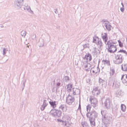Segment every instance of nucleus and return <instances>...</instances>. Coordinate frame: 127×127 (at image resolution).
I'll return each instance as SVG.
<instances>
[{"mask_svg":"<svg viewBox=\"0 0 127 127\" xmlns=\"http://www.w3.org/2000/svg\"><path fill=\"white\" fill-rule=\"evenodd\" d=\"M102 63L105 66L106 64L107 65L110 66V62L109 60H103L102 61Z\"/></svg>","mask_w":127,"mask_h":127,"instance_id":"20","label":"nucleus"},{"mask_svg":"<svg viewBox=\"0 0 127 127\" xmlns=\"http://www.w3.org/2000/svg\"><path fill=\"white\" fill-rule=\"evenodd\" d=\"M107 50L110 53H114L117 50V49L115 46L113 45L110 46H108Z\"/></svg>","mask_w":127,"mask_h":127,"instance_id":"8","label":"nucleus"},{"mask_svg":"<svg viewBox=\"0 0 127 127\" xmlns=\"http://www.w3.org/2000/svg\"><path fill=\"white\" fill-rule=\"evenodd\" d=\"M62 112L60 110L56 109H52L50 112V114L52 115L55 117H59L61 115Z\"/></svg>","mask_w":127,"mask_h":127,"instance_id":"4","label":"nucleus"},{"mask_svg":"<svg viewBox=\"0 0 127 127\" xmlns=\"http://www.w3.org/2000/svg\"><path fill=\"white\" fill-rule=\"evenodd\" d=\"M59 109H61L64 112L66 110V107L65 105L61 104L59 107Z\"/></svg>","mask_w":127,"mask_h":127,"instance_id":"21","label":"nucleus"},{"mask_svg":"<svg viewBox=\"0 0 127 127\" xmlns=\"http://www.w3.org/2000/svg\"><path fill=\"white\" fill-rule=\"evenodd\" d=\"M99 83H103L104 82V80H102L101 78H99Z\"/></svg>","mask_w":127,"mask_h":127,"instance_id":"45","label":"nucleus"},{"mask_svg":"<svg viewBox=\"0 0 127 127\" xmlns=\"http://www.w3.org/2000/svg\"><path fill=\"white\" fill-rule=\"evenodd\" d=\"M40 44L39 46L40 47L43 46L44 45V42L43 40H42L40 42Z\"/></svg>","mask_w":127,"mask_h":127,"instance_id":"42","label":"nucleus"},{"mask_svg":"<svg viewBox=\"0 0 127 127\" xmlns=\"http://www.w3.org/2000/svg\"><path fill=\"white\" fill-rule=\"evenodd\" d=\"M46 100L44 99L43 100V104L42 105H45V106H47L48 104L46 103Z\"/></svg>","mask_w":127,"mask_h":127,"instance_id":"44","label":"nucleus"},{"mask_svg":"<svg viewBox=\"0 0 127 127\" xmlns=\"http://www.w3.org/2000/svg\"><path fill=\"white\" fill-rule=\"evenodd\" d=\"M72 85L71 84H69L68 85L67 90L68 92H69L71 91V89L72 88Z\"/></svg>","mask_w":127,"mask_h":127,"instance_id":"27","label":"nucleus"},{"mask_svg":"<svg viewBox=\"0 0 127 127\" xmlns=\"http://www.w3.org/2000/svg\"><path fill=\"white\" fill-rule=\"evenodd\" d=\"M121 110L123 112H125L126 109V106L124 104H121Z\"/></svg>","mask_w":127,"mask_h":127,"instance_id":"29","label":"nucleus"},{"mask_svg":"<svg viewBox=\"0 0 127 127\" xmlns=\"http://www.w3.org/2000/svg\"><path fill=\"white\" fill-rule=\"evenodd\" d=\"M120 85V83L115 79L114 82V84L113 85L112 87L114 89H117L119 87Z\"/></svg>","mask_w":127,"mask_h":127,"instance_id":"13","label":"nucleus"},{"mask_svg":"<svg viewBox=\"0 0 127 127\" xmlns=\"http://www.w3.org/2000/svg\"><path fill=\"white\" fill-rule=\"evenodd\" d=\"M74 98L69 95L66 98V102L69 105L71 104L74 101Z\"/></svg>","mask_w":127,"mask_h":127,"instance_id":"9","label":"nucleus"},{"mask_svg":"<svg viewBox=\"0 0 127 127\" xmlns=\"http://www.w3.org/2000/svg\"><path fill=\"white\" fill-rule=\"evenodd\" d=\"M80 91L79 89L76 88H73V94L74 95L80 94Z\"/></svg>","mask_w":127,"mask_h":127,"instance_id":"14","label":"nucleus"},{"mask_svg":"<svg viewBox=\"0 0 127 127\" xmlns=\"http://www.w3.org/2000/svg\"><path fill=\"white\" fill-rule=\"evenodd\" d=\"M124 94L123 92L121 90H120L118 91V94L120 95H122Z\"/></svg>","mask_w":127,"mask_h":127,"instance_id":"35","label":"nucleus"},{"mask_svg":"<svg viewBox=\"0 0 127 127\" xmlns=\"http://www.w3.org/2000/svg\"><path fill=\"white\" fill-rule=\"evenodd\" d=\"M122 54L118 53L117 55L115 56L116 60L114 61V63L116 64H121L124 60V58Z\"/></svg>","mask_w":127,"mask_h":127,"instance_id":"2","label":"nucleus"},{"mask_svg":"<svg viewBox=\"0 0 127 127\" xmlns=\"http://www.w3.org/2000/svg\"><path fill=\"white\" fill-rule=\"evenodd\" d=\"M54 12L56 14H57L58 13V9H54Z\"/></svg>","mask_w":127,"mask_h":127,"instance_id":"47","label":"nucleus"},{"mask_svg":"<svg viewBox=\"0 0 127 127\" xmlns=\"http://www.w3.org/2000/svg\"><path fill=\"white\" fill-rule=\"evenodd\" d=\"M122 70L124 71H127V64H123L121 65Z\"/></svg>","mask_w":127,"mask_h":127,"instance_id":"19","label":"nucleus"},{"mask_svg":"<svg viewBox=\"0 0 127 127\" xmlns=\"http://www.w3.org/2000/svg\"><path fill=\"white\" fill-rule=\"evenodd\" d=\"M91 106L90 105H89L87 106V113H90V112L91 109Z\"/></svg>","mask_w":127,"mask_h":127,"instance_id":"31","label":"nucleus"},{"mask_svg":"<svg viewBox=\"0 0 127 127\" xmlns=\"http://www.w3.org/2000/svg\"><path fill=\"white\" fill-rule=\"evenodd\" d=\"M78 109L79 110H81V104H80V102H79V107H78Z\"/></svg>","mask_w":127,"mask_h":127,"instance_id":"50","label":"nucleus"},{"mask_svg":"<svg viewBox=\"0 0 127 127\" xmlns=\"http://www.w3.org/2000/svg\"><path fill=\"white\" fill-rule=\"evenodd\" d=\"M83 58L84 60L86 59L87 62L88 61L90 62L92 59V56L91 54L88 53H86V55L85 56V57H83Z\"/></svg>","mask_w":127,"mask_h":127,"instance_id":"10","label":"nucleus"},{"mask_svg":"<svg viewBox=\"0 0 127 127\" xmlns=\"http://www.w3.org/2000/svg\"><path fill=\"white\" fill-rule=\"evenodd\" d=\"M26 32L25 31H22L21 32V34L23 37H25L26 35Z\"/></svg>","mask_w":127,"mask_h":127,"instance_id":"30","label":"nucleus"},{"mask_svg":"<svg viewBox=\"0 0 127 127\" xmlns=\"http://www.w3.org/2000/svg\"><path fill=\"white\" fill-rule=\"evenodd\" d=\"M83 46L84 48H89V44L88 43L85 44L84 45H83Z\"/></svg>","mask_w":127,"mask_h":127,"instance_id":"38","label":"nucleus"},{"mask_svg":"<svg viewBox=\"0 0 127 127\" xmlns=\"http://www.w3.org/2000/svg\"><path fill=\"white\" fill-rule=\"evenodd\" d=\"M1 49L3 50V55H5L7 51L6 49L5 48H1Z\"/></svg>","mask_w":127,"mask_h":127,"instance_id":"36","label":"nucleus"},{"mask_svg":"<svg viewBox=\"0 0 127 127\" xmlns=\"http://www.w3.org/2000/svg\"><path fill=\"white\" fill-rule=\"evenodd\" d=\"M115 44V43L112 40H109L108 41L107 43V45L108 46H111L114 45L113 44Z\"/></svg>","mask_w":127,"mask_h":127,"instance_id":"25","label":"nucleus"},{"mask_svg":"<svg viewBox=\"0 0 127 127\" xmlns=\"http://www.w3.org/2000/svg\"><path fill=\"white\" fill-rule=\"evenodd\" d=\"M97 71H96V72H95V71L94 70H93V73H95L96 74L97 73V72L98 71L99 72L100 71V69H99V68L98 66L97 67Z\"/></svg>","mask_w":127,"mask_h":127,"instance_id":"39","label":"nucleus"},{"mask_svg":"<svg viewBox=\"0 0 127 127\" xmlns=\"http://www.w3.org/2000/svg\"><path fill=\"white\" fill-rule=\"evenodd\" d=\"M101 35L102 39L105 43L107 42L108 38L107 33H104V35H103V34H102Z\"/></svg>","mask_w":127,"mask_h":127,"instance_id":"17","label":"nucleus"},{"mask_svg":"<svg viewBox=\"0 0 127 127\" xmlns=\"http://www.w3.org/2000/svg\"><path fill=\"white\" fill-rule=\"evenodd\" d=\"M7 60H6V61H7Z\"/></svg>","mask_w":127,"mask_h":127,"instance_id":"59","label":"nucleus"},{"mask_svg":"<svg viewBox=\"0 0 127 127\" xmlns=\"http://www.w3.org/2000/svg\"><path fill=\"white\" fill-rule=\"evenodd\" d=\"M93 42L94 43L97 45H99V48L102 46V43L100 38L96 36H94L93 37Z\"/></svg>","mask_w":127,"mask_h":127,"instance_id":"5","label":"nucleus"},{"mask_svg":"<svg viewBox=\"0 0 127 127\" xmlns=\"http://www.w3.org/2000/svg\"><path fill=\"white\" fill-rule=\"evenodd\" d=\"M108 23H104V26H105L106 29L108 31H110L111 29L112 26L110 24H108Z\"/></svg>","mask_w":127,"mask_h":127,"instance_id":"18","label":"nucleus"},{"mask_svg":"<svg viewBox=\"0 0 127 127\" xmlns=\"http://www.w3.org/2000/svg\"><path fill=\"white\" fill-rule=\"evenodd\" d=\"M90 81V79H88L86 80V82L87 83H89Z\"/></svg>","mask_w":127,"mask_h":127,"instance_id":"52","label":"nucleus"},{"mask_svg":"<svg viewBox=\"0 0 127 127\" xmlns=\"http://www.w3.org/2000/svg\"><path fill=\"white\" fill-rule=\"evenodd\" d=\"M98 116L97 113L95 110H93L90 113H87L86 116L87 117L89 118V119H95Z\"/></svg>","mask_w":127,"mask_h":127,"instance_id":"3","label":"nucleus"},{"mask_svg":"<svg viewBox=\"0 0 127 127\" xmlns=\"http://www.w3.org/2000/svg\"><path fill=\"white\" fill-rule=\"evenodd\" d=\"M104 106L107 109H108L110 106V100L108 98L106 99L104 102Z\"/></svg>","mask_w":127,"mask_h":127,"instance_id":"12","label":"nucleus"},{"mask_svg":"<svg viewBox=\"0 0 127 127\" xmlns=\"http://www.w3.org/2000/svg\"><path fill=\"white\" fill-rule=\"evenodd\" d=\"M90 101L91 104L94 107H97L98 105V102L95 98L93 96H90Z\"/></svg>","mask_w":127,"mask_h":127,"instance_id":"6","label":"nucleus"},{"mask_svg":"<svg viewBox=\"0 0 127 127\" xmlns=\"http://www.w3.org/2000/svg\"><path fill=\"white\" fill-rule=\"evenodd\" d=\"M49 102L51 106L53 108H55L56 107V105L58 103V102L55 101H50Z\"/></svg>","mask_w":127,"mask_h":127,"instance_id":"16","label":"nucleus"},{"mask_svg":"<svg viewBox=\"0 0 127 127\" xmlns=\"http://www.w3.org/2000/svg\"><path fill=\"white\" fill-rule=\"evenodd\" d=\"M58 121L60 122H63V121L61 119H58Z\"/></svg>","mask_w":127,"mask_h":127,"instance_id":"54","label":"nucleus"},{"mask_svg":"<svg viewBox=\"0 0 127 127\" xmlns=\"http://www.w3.org/2000/svg\"><path fill=\"white\" fill-rule=\"evenodd\" d=\"M89 121L92 127H94L95 126V119H89Z\"/></svg>","mask_w":127,"mask_h":127,"instance_id":"22","label":"nucleus"},{"mask_svg":"<svg viewBox=\"0 0 127 127\" xmlns=\"http://www.w3.org/2000/svg\"><path fill=\"white\" fill-rule=\"evenodd\" d=\"M120 52L126 54L127 55V53L126 51L125 50H124L123 49L121 50L118 51V53H119Z\"/></svg>","mask_w":127,"mask_h":127,"instance_id":"37","label":"nucleus"},{"mask_svg":"<svg viewBox=\"0 0 127 127\" xmlns=\"http://www.w3.org/2000/svg\"><path fill=\"white\" fill-rule=\"evenodd\" d=\"M57 89H58V88H59V86H60V85H61V83H60V80L59 79H57Z\"/></svg>","mask_w":127,"mask_h":127,"instance_id":"28","label":"nucleus"},{"mask_svg":"<svg viewBox=\"0 0 127 127\" xmlns=\"http://www.w3.org/2000/svg\"><path fill=\"white\" fill-rule=\"evenodd\" d=\"M23 0H17L14 2V5L15 7L18 8H20L23 5L22 2Z\"/></svg>","mask_w":127,"mask_h":127,"instance_id":"7","label":"nucleus"},{"mask_svg":"<svg viewBox=\"0 0 127 127\" xmlns=\"http://www.w3.org/2000/svg\"><path fill=\"white\" fill-rule=\"evenodd\" d=\"M0 27L1 28H2L3 27V25L2 24H0Z\"/></svg>","mask_w":127,"mask_h":127,"instance_id":"56","label":"nucleus"},{"mask_svg":"<svg viewBox=\"0 0 127 127\" xmlns=\"http://www.w3.org/2000/svg\"><path fill=\"white\" fill-rule=\"evenodd\" d=\"M84 68L85 69L88 67L89 68L91 67V65L90 63H87L86 65H84Z\"/></svg>","mask_w":127,"mask_h":127,"instance_id":"33","label":"nucleus"},{"mask_svg":"<svg viewBox=\"0 0 127 127\" xmlns=\"http://www.w3.org/2000/svg\"><path fill=\"white\" fill-rule=\"evenodd\" d=\"M101 113L102 116V121L104 124L102 125V127H108V125H107L110 124L112 121L111 115L105 111H101Z\"/></svg>","mask_w":127,"mask_h":127,"instance_id":"1","label":"nucleus"},{"mask_svg":"<svg viewBox=\"0 0 127 127\" xmlns=\"http://www.w3.org/2000/svg\"><path fill=\"white\" fill-rule=\"evenodd\" d=\"M67 122H68L67 121V123H66V121H63L62 123L64 126H66L68 127H69V125L68 124Z\"/></svg>","mask_w":127,"mask_h":127,"instance_id":"34","label":"nucleus"},{"mask_svg":"<svg viewBox=\"0 0 127 127\" xmlns=\"http://www.w3.org/2000/svg\"><path fill=\"white\" fill-rule=\"evenodd\" d=\"M115 80V79H110L109 81L108 85L110 86H113V85L114 84V82Z\"/></svg>","mask_w":127,"mask_h":127,"instance_id":"24","label":"nucleus"},{"mask_svg":"<svg viewBox=\"0 0 127 127\" xmlns=\"http://www.w3.org/2000/svg\"><path fill=\"white\" fill-rule=\"evenodd\" d=\"M119 46L121 47H122L123 46V43L121 42V41L119 40L118 41Z\"/></svg>","mask_w":127,"mask_h":127,"instance_id":"43","label":"nucleus"},{"mask_svg":"<svg viewBox=\"0 0 127 127\" xmlns=\"http://www.w3.org/2000/svg\"><path fill=\"white\" fill-rule=\"evenodd\" d=\"M90 69V68H89V67H88V68H87V69H86V68L85 69V70L87 71H89V69Z\"/></svg>","mask_w":127,"mask_h":127,"instance_id":"53","label":"nucleus"},{"mask_svg":"<svg viewBox=\"0 0 127 127\" xmlns=\"http://www.w3.org/2000/svg\"><path fill=\"white\" fill-rule=\"evenodd\" d=\"M121 80L123 83H126L127 82V75L125 74L122 75Z\"/></svg>","mask_w":127,"mask_h":127,"instance_id":"15","label":"nucleus"},{"mask_svg":"<svg viewBox=\"0 0 127 127\" xmlns=\"http://www.w3.org/2000/svg\"><path fill=\"white\" fill-rule=\"evenodd\" d=\"M26 82V80H25L24 81H23V88H24V87L25 86V84ZM23 89H24V88H23Z\"/></svg>","mask_w":127,"mask_h":127,"instance_id":"49","label":"nucleus"},{"mask_svg":"<svg viewBox=\"0 0 127 127\" xmlns=\"http://www.w3.org/2000/svg\"><path fill=\"white\" fill-rule=\"evenodd\" d=\"M32 38L33 40L35 39L36 37V35L34 34H32Z\"/></svg>","mask_w":127,"mask_h":127,"instance_id":"41","label":"nucleus"},{"mask_svg":"<svg viewBox=\"0 0 127 127\" xmlns=\"http://www.w3.org/2000/svg\"><path fill=\"white\" fill-rule=\"evenodd\" d=\"M115 72V70L114 68H110V76H113Z\"/></svg>","mask_w":127,"mask_h":127,"instance_id":"26","label":"nucleus"},{"mask_svg":"<svg viewBox=\"0 0 127 127\" xmlns=\"http://www.w3.org/2000/svg\"><path fill=\"white\" fill-rule=\"evenodd\" d=\"M121 4H122V7H124V5L123 4V3L122 2L121 3Z\"/></svg>","mask_w":127,"mask_h":127,"instance_id":"57","label":"nucleus"},{"mask_svg":"<svg viewBox=\"0 0 127 127\" xmlns=\"http://www.w3.org/2000/svg\"><path fill=\"white\" fill-rule=\"evenodd\" d=\"M102 22H106V23H109L106 20L104 19L102 20Z\"/></svg>","mask_w":127,"mask_h":127,"instance_id":"51","label":"nucleus"},{"mask_svg":"<svg viewBox=\"0 0 127 127\" xmlns=\"http://www.w3.org/2000/svg\"><path fill=\"white\" fill-rule=\"evenodd\" d=\"M127 41V38H126Z\"/></svg>","mask_w":127,"mask_h":127,"instance_id":"58","label":"nucleus"},{"mask_svg":"<svg viewBox=\"0 0 127 127\" xmlns=\"http://www.w3.org/2000/svg\"><path fill=\"white\" fill-rule=\"evenodd\" d=\"M23 8L25 10L27 11L28 12H30L31 13L33 12L31 10L30 6H26L24 7Z\"/></svg>","mask_w":127,"mask_h":127,"instance_id":"23","label":"nucleus"},{"mask_svg":"<svg viewBox=\"0 0 127 127\" xmlns=\"http://www.w3.org/2000/svg\"><path fill=\"white\" fill-rule=\"evenodd\" d=\"M64 78L66 80H69V77L68 76H65Z\"/></svg>","mask_w":127,"mask_h":127,"instance_id":"46","label":"nucleus"},{"mask_svg":"<svg viewBox=\"0 0 127 127\" xmlns=\"http://www.w3.org/2000/svg\"><path fill=\"white\" fill-rule=\"evenodd\" d=\"M100 89L98 87L95 88L94 89L92 92L93 94L96 96L99 95L100 92Z\"/></svg>","mask_w":127,"mask_h":127,"instance_id":"11","label":"nucleus"},{"mask_svg":"<svg viewBox=\"0 0 127 127\" xmlns=\"http://www.w3.org/2000/svg\"><path fill=\"white\" fill-rule=\"evenodd\" d=\"M55 89V87H53L52 89V91L53 92H54V89Z\"/></svg>","mask_w":127,"mask_h":127,"instance_id":"55","label":"nucleus"},{"mask_svg":"<svg viewBox=\"0 0 127 127\" xmlns=\"http://www.w3.org/2000/svg\"><path fill=\"white\" fill-rule=\"evenodd\" d=\"M121 11L122 12H123L124 10V7H121L120 8Z\"/></svg>","mask_w":127,"mask_h":127,"instance_id":"48","label":"nucleus"},{"mask_svg":"<svg viewBox=\"0 0 127 127\" xmlns=\"http://www.w3.org/2000/svg\"><path fill=\"white\" fill-rule=\"evenodd\" d=\"M81 124L83 127H88L87 124L86 122H82L81 123Z\"/></svg>","mask_w":127,"mask_h":127,"instance_id":"32","label":"nucleus"},{"mask_svg":"<svg viewBox=\"0 0 127 127\" xmlns=\"http://www.w3.org/2000/svg\"><path fill=\"white\" fill-rule=\"evenodd\" d=\"M46 106H45V105H42L40 109L41 111H43L45 108V107Z\"/></svg>","mask_w":127,"mask_h":127,"instance_id":"40","label":"nucleus"}]
</instances>
